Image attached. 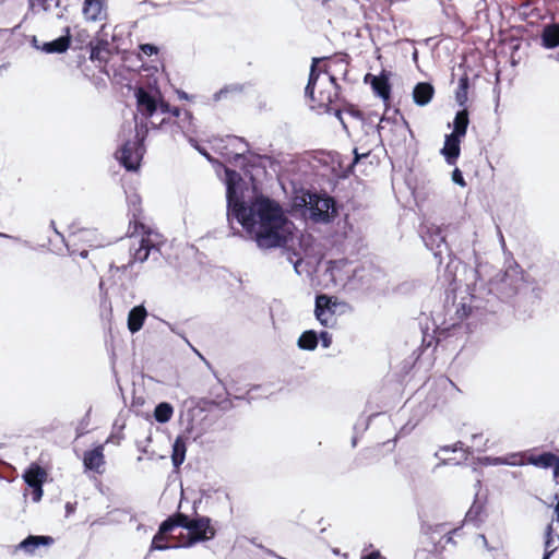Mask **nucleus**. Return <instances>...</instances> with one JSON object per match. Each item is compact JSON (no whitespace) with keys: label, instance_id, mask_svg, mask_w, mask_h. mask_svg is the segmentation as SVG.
Listing matches in <instances>:
<instances>
[{"label":"nucleus","instance_id":"29","mask_svg":"<svg viewBox=\"0 0 559 559\" xmlns=\"http://www.w3.org/2000/svg\"><path fill=\"white\" fill-rule=\"evenodd\" d=\"M186 441L182 437H177L173 444L171 462L174 467L178 468L186 459Z\"/></svg>","mask_w":559,"mask_h":559},{"label":"nucleus","instance_id":"57","mask_svg":"<svg viewBox=\"0 0 559 559\" xmlns=\"http://www.w3.org/2000/svg\"><path fill=\"white\" fill-rule=\"evenodd\" d=\"M499 237H500L501 246H502V248H504L506 247V242H504L503 235H502V233L500 230H499Z\"/></svg>","mask_w":559,"mask_h":559},{"label":"nucleus","instance_id":"44","mask_svg":"<svg viewBox=\"0 0 559 559\" xmlns=\"http://www.w3.org/2000/svg\"><path fill=\"white\" fill-rule=\"evenodd\" d=\"M0 237L5 238V239H11L13 241H19V242L23 243L24 246L29 247V241L22 240L20 237L12 236V235L4 234V233H0Z\"/></svg>","mask_w":559,"mask_h":559},{"label":"nucleus","instance_id":"16","mask_svg":"<svg viewBox=\"0 0 559 559\" xmlns=\"http://www.w3.org/2000/svg\"><path fill=\"white\" fill-rule=\"evenodd\" d=\"M127 203L129 207V215H130V225H134V233L140 227L141 229H144L145 226L141 222L142 218V207H141V197L133 192L127 195Z\"/></svg>","mask_w":559,"mask_h":559},{"label":"nucleus","instance_id":"2","mask_svg":"<svg viewBox=\"0 0 559 559\" xmlns=\"http://www.w3.org/2000/svg\"><path fill=\"white\" fill-rule=\"evenodd\" d=\"M488 267L480 264L475 269L476 281L468 297L469 302L463 301L456 306L457 321H454L452 326L474 312L495 313L501 304L520 307L536 297L535 286L526 280L523 269L512 257L506 260L503 271H498L486 281L484 275Z\"/></svg>","mask_w":559,"mask_h":559},{"label":"nucleus","instance_id":"35","mask_svg":"<svg viewBox=\"0 0 559 559\" xmlns=\"http://www.w3.org/2000/svg\"><path fill=\"white\" fill-rule=\"evenodd\" d=\"M242 91H243L242 84L236 83V84L226 85L213 95V99H214V102H218L222 98H225L229 93H241Z\"/></svg>","mask_w":559,"mask_h":559},{"label":"nucleus","instance_id":"59","mask_svg":"<svg viewBox=\"0 0 559 559\" xmlns=\"http://www.w3.org/2000/svg\"><path fill=\"white\" fill-rule=\"evenodd\" d=\"M550 558H551V556H550V552L548 551V552H544L542 559H550Z\"/></svg>","mask_w":559,"mask_h":559},{"label":"nucleus","instance_id":"55","mask_svg":"<svg viewBox=\"0 0 559 559\" xmlns=\"http://www.w3.org/2000/svg\"><path fill=\"white\" fill-rule=\"evenodd\" d=\"M444 524H439L436 526V528L432 531V533H441L443 532V528H444Z\"/></svg>","mask_w":559,"mask_h":559},{"label":"nucleus","instance_id":"18","mask_svg":"<svg viewBox=\"0 0 559 559\" xmlns=\"http://www.w3.org/2000/svg\"><path fill=\"white\" fill-rule=\"evenodd\" d=\"M53 544V538L47 535H28L19 545L17 549L24 550L26 554H34L35 549L39 546H50Z\"/></svg>","mask_w":559,"mask_h":559},{"label":"nucleus","instance_id":"40","mask_svg":"<svg viewBox=\"0 0 559 559\" xmlns=\"http://www.w3.org/2000/svg\"><path fill=\"white\" fill-rule=\"evenodd\" d=\"M139 49L141 52H143L146 56H153L158 52V47L154 44H141L139 46Z\"/></svg>","mask_w":559,"mask_h":559},{"label":"nucleus","instance_id":"21","mask_svg":"<svg viewBox=\"0 0 559 559\" xmlns=\"http://www.w3.org/2000/svg\"><path fill=\"white\" fill-rule=\"evenodd\" d=\"M435 94L433 86L428 82H419L413 90L414 103L418 106H426L430 103Z\"/></svg>","mask_w":559,"mask_h":559},{"label":"nucleus","instance_id":"36","mask_svg":"<svg viewBox=\"0 0 559 559\" xmlns=\"http://www.w3.org/2000/svg\"><path fill=\"white\" fill-rule=\"evenodd\" d=\"M242 178L240 174L234 169L225 168V185L227 186H240Z\"/></svg>","mask_w":559,"mask_h":559},{"label":"nucleus","instance_id":"15","mask_svg":"<svg viewBox=\"0 0 559 559\" xmlns=\"http://www.w3.org/2000/svg\"><path fill=\"white\" fill-rule=\"evenodd\" d=\"M461 141L462 138L456 136L454 134H447L444 138V144L441 148V154L443 155L447 164L455 165L456 160L461 153Z\"/></svg>","mask_w":559,"mask_h":559},{"label":"nucleus","instance_id":"26","mask_svg":"<svg viewBox=\"0 0 559 559\" xmlns=\"http://www.w3.org/2000/svg\"><path fill=\"white\" fill-rule=\"evenodd\" d=\"M319 343V335L314 330H307L297 340V346L301 350H314Z\"/></svg>","mask_w":559,"mask_h":559},{"label":"nucleus","instance_id":"48","mask_svg":"<svg viewBox=\"0 0 559 559\" xmlns=\"http://www.w3.org/2000/svg\"><path fill=\"white\" fill-rule=\"evenodd\" d=\"M462 444H463L462 442H457V443H455L453 447L445 445V447H443L441 450H442V451H447V452H448V451L455 452L459 448L461 449V445H462Z\"/></svg>","mask_w":559,"mask_h":559},{"label":"nucleus","instance_id":"53","mask_svg":"<svg viewBox=\"0 0 559 559\" xmlns=\"http://www.w3.org/2000/svg\"><path fill=\"white\" fill-rule=\"evenodd\" d=\"M534 0H525L523 3H521L520 9L526 10L533 4Z\"/></svg>","mask_w":559,"mask_h":559},{"label":"nucleus","instance_id":"7","mask_svg":"<svg viewBox=\"0 0 559 559\" xmlns=\"http://www.w3.org/2000/svg\"><path fill=\"white\" fill-rule=\"evenodd\" d=\"M216 530L212 526V520L209 516L195 514L188 527L187 540L181 543L182 547H190L199 542L213 539Z\"/></svg>","mask_w":559,"mask_h":559},{"label":"nucleus","instance_id":"38","mask_svg":"<svg viewBox=\"0 0 559 559\" xmlns=\"http://www.w3.org/2000/svg\"><path fill=\"white\" fill-rule=\"evenodd\" d=\"M182 547L181 543L178 545H170L165 539H156V534L154 535L151 544V550H166L171 548H179Z\"/></svg>","mask_w":559,"mask_h":559},{"label":"nucleus","instance_id":"45","mask_svg":"<svg viewBox=\"0 0 559 559\" xmlns=\"http://www.w3.org/2000/svg\"><path fill=\"white\" fill-rule=\"evenodd\" d=\"M435 340H436L435 336L424 334V336H423V346H425L426 348L432 346Z\"/></svg>","mask_w":559,"mask_h":559},{"label":"nucleus","instance_id":"46","mask_svg":"<svg viewBox=\"0 0 559 559\" xmlns=\"http://www.w3.org/2000/svg\"><path fill=\"white\" fill-rule=\"evenodd\" d=\"M369 155V153H362V154H359L357 148L354 150V159H353V163H352V166H354L355 164H357L361 158L364 157H367Z\"/></svg>","mask_w":559,"mask_h":559},{"label":"nucleus","instance_id":"39","mask_svg":"<svg viewBox=\"0 0 559 559\" xmlns=\"http://www.w3.org/2000/svg\"><path fill=\"white\" fill-rule=\"evenodd\" d=\"M171 516H173V519H175V522L177 523V527H182L188 531V527L192 521V518H190L189 515L181 513V512H177V513L173 514Z\"/></svg>","mask_w":559,"mask_h":559},{"label":"nucleus","instance_id":"49","mask_svg":"<svg viewBox=\"0 0 559 559\" xmlns=\"http://www.w3.org/2000/svg\"><path fill=\"white\" fill-rule=\"evenodd\" d=\"M555 498L557 499V504L555 506L554 508V512H555V521L559 524V496L556 495Z\"/></svg>","mask_w":559,"mask_h":559},{"label":"nucleus","instance_id":"63","mask_svg":"<svg viewBox=\"0 0 559 559\" xmlns=\"http://www.w3.org/2000/svg\"><path fill=\"white\" fill-rule=\"evenodd\" d=\"M66 508H67V512H68V513H69V512H71V511L73 510V509H72V507H71L69 503L66 506Z\"/></svg>","mask_w":559,"mask_h":559},{"label":"nucleus","instance_id":"8","mask_svg":"<svg viewBox=\"0 0 559 559\" xmlns=\"http://www.w3.org/2000/svg\"><path fill=\"white\" fill-rule=\"evenodd\" d=\"M420 237L426 248L433 253V257L438 260L439 264L442 262L443 253H447V255L451 258L449 246L440 227L435 225L423 226L420 229Z\"/></svg>","mask_w":559,"mask_h":559},{"label":"nucleus","instance_id":"41","mask_svg":"<svg viewBox=\"0 0 559 559\" xmlns=\"http://www.w3.org/2000/svg\"><path fill=\"white\" fill-rule=\"evenodd\" d=\"M318 335L322 347L329 348L332 344V335L328 331H321Z\"/></svg>","mask_w":559,"mask_h":559},{"label":"nucleus","instance_id":"1","mask_svg":"<svg viewBox=\"0 0 559 559\" xmlns=\"http://www.w3.org/2000/svg\"><path fill=\"white\" fill-rule=\"evenodd\" d=\"M227 219L231 235L242 234L231 226L236 219L261 250L284 248L292 238L293 223L287 218L283 207L265 195L255 197L250 204L242 198L241 185L226 187Z\"/></svg>","mask_w":559,"mask_h":559},{"label":"nucleus","instance_id":"27","mask_svg":"<svg viewBox=\"0 0 559 559\" xmlns=\"http://www.w3.org/2000/svg\"><path fill=\"white\" fill-rule=\"evenodd\" d=\"M559 457L551 452H543L537 456H532L530 459L531 464L543 468L554 467L555 469L557 467Z\"/></svg>","mask_w":559,"mask_h":559},{"label":"nucleus","instance_id":"47","mask_svg":"<svg viewBox=\"0 0 559 559\" xmlns=\"http://www.w3.org/2000/svg\"><path fill=\"white\" fill-rule=\"evenodd\" d=\"M381 555L379 550H373L368 555L361 556V559H380Z\"/></svg>","mask_w":559,"mask_h":559},{"label":"nucleus","instance_id":"4","mask_svg":"<svg viewBox=\"0 0 559 559\" xmlns=\"http://www.w3.org/2000/svg\"><path fill=\"white\" fill-rule=\"evenodd\" d=\"M138 111L146 119L155 121L154 118L160 115H170L180 117V108L170 107V105L162 98L158 90L148 91L145 87H138L134 92Z\"/></svg>","mask_w":559,"mask_h":559},{"label":"nucleus","instance_id":"56","mask_svg":"<svg viewBox=\"0 0 559 559\" xmlns=\"http://www.w3.org/2000/svg\"><path fill=\"white\" fill-rule=\"evenodd\" d=\"M165 323L168 325V328L170 329L171 332L182 336L178 331H176V329L170 323H168V322H165Z\"/></svg>","mask_w":559,"mask_h":559},{"label":"nucleus","instance_id":"52","mask_svg":"<svg viewBox=\"0 0 559 559\" xmlns=\"http://www.w3.org/2000/svg\"><path fill=\"white\" fill-rule=\"evenodd\" d=\"M177 94L180 99L189 100L191 98L185 91H178Z\"/></svg>","mask_w":559,"mask_h":559},{"label":"nucleus","instance_id":"23","mask_svg":"<svg viewBox=\"0 0 559 559\" xmlns=\"http://www.w3.org/2000/svg\"><path fill=\"white\" fill-rule=\"evenodd\" d=\"M27 11L23 21L28 20L31 16L39 14L40 12H49L52 7H59V0H27Z\"/></svg>","mask_w":559,"mask_h":559},{"label":"nucleus","instance_id":"60","mask_svg":"<svg viewBox=\"0 0 559 559\" xmlns=\"http://www.w3.org/2000/svg\"><path fill=\"white\" fill-rule=\"evenodd\" d=\"M80 257H82V258H86V257H87V251H86V250H82V251L80 252Z\"/></svg>","mask_w":559,"mask_h":559},{"label":"nucleus","instance_id":"6","mask_svg":"<svg viewBox=\"0 0 559 559\" xmlns=\"http://www.w3.org/2000/svg\"><path fill=\"white\" fill-rule=\"evenodd\" d=\"M141 128L145 129L144 133L141 134L139 127L135 126L134 139L127 140L117 153V158L119 159L121 166H123L128 171L138 170L140 167V162L143 157V141L146 133V126H142Z\"/></svg>","mask_w":559,"mask_h":559},{"label":"nucleus","instance_id":"34","mask_svg":"<svg viewBox=\"0 0 559 559\" xmlns=\"http://www.w3.org/2000/svg\"><path fill=\"white\" fill-rule=\"evenodd\" d=\"M175 528H177V523L170 515L160 523L158 532L156 533V539H165V535L171 533Z\"/></svg>","mask_w":559,"mask_h":559},{"label":"nucleus","instance_id":"51","mask_svg":"<svg viewBox=\"0 0 559 559\" xmlns=\"http://www.w3.org/2000/svg\"><path fill=\"white\" fill-rule=\"evenodd\" d=\"M497 463L506 464V465H516L518 463L515 461H511L509 459H496Z\"/></svg>","mask_w":559,"mask_h":559},{"label":"nucleus","instance_id":"5","mask_svg":"<svg viewBox=\"0 0 559 559\" xmlns=\"http://www.w3.org/2000/svg\"><path fill=\"white\" fill-rule=\"evenodd\" d=\"M309 217L314 223L328 224L337 216L338 209L335 199L328 193L308 191L301 197Z\"/></svg>","mask_w":559,"mask_h":559},{"label":"nucleus","instance_id":"10","mask_svg":"<svg viewBox=\"0 0 559 559\" xmlns=\"http://www.w3.org/2000/svg\"><path fill=\"white\" fill-rule=\"evenodd\" d=\"M46 476L45 469L36 463H32L23 474L25 484L32 488V499L34 502L40 501L43 497V485Z\"/></svg>","mask_w":559,"mask_h":559},{"label":"nucleus","instance_id":"17","mask_svg":"<svg viewBox=\"0 0 559 559\" xmlns=\"http://www.w3.org/2000/svg\"><path fill=\"white\" fill-rule=\"evenodd\" d=\"M104 448L98 445L93 450L84 452L83 464L86 469L100 473V467L105 464Z\"/></svg>","mask_w":559,"mask_h":559},{"label":"nucleus","instance_id":"20","mask_svg":"<svg viewBox=\"0 0 559 559\" xmlns=\"http://www.w3.org/2000/svg\"><path fill=\"white\" fill-rule=\"evenodd\" d=\"M542 46L546 49L559 47V23H550L544 26L540 34Z\"/></svg>","mask_w":559,"mask_h":559},{"label":"nucleus","instance_id":"12","mask_svg":"<svg viewBox=\"0 0 559 559\" xmlns=\"http://www.w3.org/2000/svg\"><path fill=\"white\" fill-rule=\"evenodd\" d=\"M335 304L332 302V298L326 295H318L314 304V316L321 325L325 328H332L335 322Z\"/></svg>","mask_w":559,"mask_h":559},{"label":"nucleus","instance_id":"9","mask_svg":"<svg viewBox=\"0 0 559 559\" xmlns=\"http://www.w3.org/2000/svg\"><path fill=\"white\" fill-rule=\"evenodd\" d=\"M162 245L160 235L152 231L145 233L139 240V247L131 253L129 264L133 262H144L152 255L153 260L157 261L160 257Z\"/></svg>","mask_w":559,"mask_h":559},{"label":"nucleus","instance_id":"24","mask_svg":"<svg viewBox=\"0 0 559 559\" xmlns=\"http://www.w3.org/2000/svg\"><path fill=\"white\" fill-rule=\"evenodd\" d=\"M90 59L92 61L107 62L110 55L109 43L106 39H96L88 44Z\"/></svg>","mask_w":559,"mask_h":559},{"label":"nucleus","instance_id":"14","mask_svg":"<svg viewBox=\"0 0 559 559\" xmlns=\"http://www.w3.org/2000/svg\"><path fill=\"white\" fill-rule=\"evenodd\" d=\"M33 44L36 49L44 51L45 53H63L66 52L71 44L70 27L64 28V35L44 43L41 46L37 45L36 37L33 38Z\"/></svg>","mask_w":559,"mask_h":559},{"label":"nucleus","instance_id":"58","mask_svg":"<svg viewBox=\"0 0 559 559\" xmlns=\"http://www.w3.org/2000/svg\"><path fill=\"white\" fill-rule=\"evenodd\" d=\"M550 558H551V556H550V552L548 551V552H544L542 559H550Z\"/></svg>","mask_w":559,"mask_h":559},{"label":"nucleus","instance_id":"11","mask_svg":"<svg viewBox=\"0 0 559 559\" xmlns=\"http://www.w3.org/2000/svg\"><path fill=\"white\" fill-rule=\"evenodd\" d=\"M170 123L176 126V128L180 130L185 135L195 132L193 116L189 110L180 109V117H173L168 115V117L162 118L158 122L151 121V126L153 129H163L164 127Z\"/></svg>","mask_w":559,"mask_h":559},{"label":"nucleus","instance_id":"62","mask_svg":"<svg viewBox=\"0 0 559 559\" xmlns=\"http://www.w3.org/2000/svg\"><path fill=\"white\" fill-rule=\"evenodd\" d=\"M336 64L342 68H346V64L343 63V60L337 61Z\"/></svg>","mask_w":559,"mask_h":559},{"label":"nucleus","instance_id":"33","mask_svg":"<svg viewBox=\"0 0 559 559\" xmlns=\"http://www.w3.org/2000/svg\"><path fill=\"white\" fill-rule=\"evenodd\" d=\"M469 87V79L467 75H463L459 80V86L455 92V99L460 106H464L467 102V90Z\"/></svg>","mask_w":559,"mask_h":559},{"label":"nucleus","instance_id":"25","mask_svg":"<svg viewBox=\"0 0 559 559\" xmlns=\"http://www.w3.org/2000/svg\"><path fill=\"white\" fill-rule=\"evenodd\" d=\"M468 124V111L466 108H463L455 114L452 124L449 123V127L453 128L451 134H454L463 139L466 135Z\"/></svg>","mask_w":559,"mask_h":559},{"label":"nucleus","instance_id":"43","mask_svg":"<svg viewBox=\"0 0 559 559\" xmlns=\"http://www.w3.org/2000/svg\"><path fill=\"white\" fill-rule=\"evenodd\" d=\"M190 144L195 147L200 154H202L203 156H205L210 162L212 160V157L211 155L206 152V150H204L203 147H201L199 144H198V141L191 136L188 138Z\"/></svg>","mask_w":559,"mask_h":559},{"label":"nucleus","instance_id":"19","mask_svg":"<svg viewBox=\"0 0 559 559\" xmlns=\"http://www.w3.org/2000/svg\"><path fill=\"white\" fill-rule=\"evenodd\" d=\"M147 317V311L143 305L133 307L128 313L127 325L128 330L134 334L139 332Z\"/></svg>","mask_w":559,"mask_h":559},{"label":"nucleus","instance_id":"3","mask_svg":"<svg viewBox=\"0 0 559 559\" xmlns=\"http://www.w3.org/2000/svg\"><path fill=\"white\" fill-rule=\"evenodd\" d=\"M319 60L318 58L312 59L308 83L305 87V97L309 100L311 109L318 112L333 114L342 123L343 129L347 130L343 112L358 120H362V112L353 105H348L346 109L334 105L338 99L340 86L331 70L325 69L322 78V72L317 67Z\"/></svg>","mask_w":559,"mask_h":559},{"label":"nucleus","instance_id":"42","mask_svg":"<svg viewBox=\"0 0 559 559\" xmlns=\"http://www.w3.org/2000/svg\"><path fill=\"white\" fill-rule=\"evenodd\" d=\"M452 181L461 187L466 186L463 174L459 168H454V170L452 171Z\"/></svg>","mask_w":559,"mask_h":559},{"label":"nucleus","instance_id":"28","mask_svg":"<svg viewBox=\"0 0 559 559\" xmlns=\"http://www.w3.org/2000/svg\"><path fill=\"white\" fill-rule=\"evenodd\" d=\"M484 504L476 497L473 504L465 514V522L479 526L483 522Z\"/></svg>","mask_w":559,"mask_h":559},{"label":"nucleus","instance_id":"54","mask_svg":"<svg viewBox=\"0 0 559 559\" xmlns=\"http://www.w3.org/2000/svg\"><path fill=\"white\" fill-rule=\"evenodd\" d=\"M289 261H290V263H293V265H294V269H295L296 273H298V274H299L298 266H299V264L301 263V259H299V258H298L296 261H293V260L289 258Z\"/></svg>","mask_w":559,"mask_h":559},{"label":"nucleus","instance_id":"50","mask_svg":"<svg viewBox=\"0 0 559 559\" xmlns=\"http://www.w3.org/2000/svg\"><path fill=\"white\" fill-rule=\"evenodd\" d=\"M456 530H453V531H450V532H445L442 536V538L445 539V543H452L453 542V537H452V534L455 533Z\"/></svg>","mask_w":559,"mask_h":559},{"label":"nucleus","instance_id":"13","mask_svg":"<svg viewBox=\"0 0 559 559\" xmlns=\"http://www.w3.org/2000/svg\"><path fill=\"white\" fill-rule=\"evenodd\" d=\"M364 82L370 84L373 93L383 100H388L390 98L391 84L385 71H382L379 75L367 73L364 78Z\"/></svg>","mask_w":559,"mask_h":559},{"label":"nucleus","instance_id":"31","mask_svg":"<svg viewBox=\"0 0 559 559\" xmlns=\"http://www.w3.org/2000/svg\"><path fill=\"white\" fill-rule=\"evenodd\" d=\"M230 144L235 146L240 152L234 154V160L238 162L240 159H246V154H251L249 150V143L243 139L236 135L229 136Z\"/></svg>","mask_w":559,"mask_h":559},{"label":"nucleus","instance_id":"61","mask_svg":"<svg viewBox=\"0 0 559 559\" xmlns=\"http://www.w3.org/2000/svg\"><path fill=\"white\" fill-rule=\"evenodd\" d=\"M264 551L270 556H275V554L271 549H264Z\"/></svg>","mask_w":559,"mask_h":559},{"label":"nucleus","instance_id":"30","mask_svg":"<svg viewBox=\"0 0 559 559\" xmlns=\"http://www.w3.org/2000/svg\"><path fill=\"white\" fill-rule=\"evenodd\" d=\"M174 414V407L167 402H162L155 406L154 418L159 424L168 423Z\"/></svg>","mask_w":559,"mask_h":559},{"label":"nucleus","instance_id":"22","mask_svg":"<svg viewBox=\"0 0 559 559\" xmlns=\"http://www.w3.org/2000/svg\"><path fill=\"white\" fill-rule=\"evenodd\" d=\"M83 15L87 21H99L105 16V3L102 0H84Z\"/></svg>","mask_w":559,"mask_h":559},{"label":"nucleus","instance_id":"32","mask_svg":"<svg viewBox=\"0 0 559 559\" xmlns=\"http://www.w3.org/2000/svg\"><path fill=\"white\" fill-rule=\"evenodd\" d=\"M556 534L554 531L552 523H549L544 533V552H550V556L555 554V551L559 548V544L555 545Z\"/></svg>","mask_w":559,"mask_h":559},{"label":"nucleus","instance_id":"64","mask_svg":"<svg viewBox=\"0 0 559 559\" xmlns=\"http://www.w3.org/2000/svg\"><path fill=\"white\" fill-rule=\"evenodd\" d=\"M536 13H537V9H533L528 14L530 15H536Z\"/></svg>","mask_w":559,"mask_h":559},{"label":"nucleus","instance_id":"37","mask_svg":"<svg viewBox=\"0 0 559 559\" xmlns=\"http://www.w3.org/2000/svg\"><path fill=\"white\" fill-rule=\"evenodd\" d=\"M415 559H438V549L436 543H432V549H418L415 552Z\"/></svg>","mask_w":559,"mask_h":559}]
</instances>
